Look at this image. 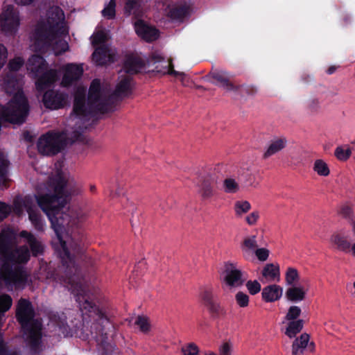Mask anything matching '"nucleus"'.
I'll return each mask as SVG.
<instances>
[{
  "label": "nucleus",
  "mask_w": 355,
  "mask_h": 355,
  "mask_svg": "<svg viewBox=\"0 0 355 355\" xmlns=\"http://www.w3.org/2000/svg\"><path fill=\"white\" fill-rule=\"evenodd\" d=\"M201 297L210 317L213 320L218 319L226 315V310L214 298L211 289H205L201 293Z\"/></svg>",
  "instance_id": "obj_11"
},
{
  "label": "nucleus",
  "mask_w": 355,
  "mask_h": 355,
  "mask_svg": "<svg viewBox=\"0 0 355 355\" xmlns=\"http://www.w3.org/2000/svg\"><path fill=\"white\" fill-rule=\"evenodd\" d=\"M134 27L137 35L148 42L157 40L159 36L158 29L148 25L142 19L137 20L134 24Z\"/></svg>",
  "instance_id": "obj_14"
},
{
  "label": "nucleus",
  "mask_w": 355,
  "mask_h": 355,
  "mask_svg": "<svg viewBox=\"0 0 355 355\" xmlns=\"http://www.w3.org/2000/svg\"><path fill=\"white\" fill-rule=\"evenodd\" d=\"M7 58V49L0 44V69L3 67Z\"/></svg>",
  "instance_id": "obj_57"
},
{
  "label": "nucleus",
  "mask_w": 355,
  "mask_h": 355,
  "mask_svg": "<svg viewBox=\"0 0 355 355\" xmlns=\"http://www.w3.org/2000/svg\"><path fill=\"white\" fill-rule=\"evenodd\" d=\"M30 260L28 248L19 250L17 253L9 252L2 257L0 266V281L8 288L24 284L27 275L23 268L17 264H24Z\"/></svg>",
  "instance_id": "obj_5"
},
{
  "label": "nucleus",
  "mask_w": 355,
  "mask_h": 355,
  "mask_svg": "<svg viewBox=\"0 0 355 355\" xmlns=\"http://www.w3.org/2000/svg\"><path fill=\"white\" fill-rule=\"evenodd\" d=\"M64 74L62 79V85L64 87H69L74 82L78 81L83 74L82 65L69 63L65 65Z\"/></svg>",
  "instance_id": "obj_15"
},
{
  "label": "nucleus",
  "mask_w": 355,
  "mask_h": 355,
  "mask_svg": "<svg viewBox=\"0 0 355 355\" xmlns=\"http://www.w3.org/2000/svg\"><path fill=\"white\" fill-rule=\"evenodd\" d=\"M47 63L45 59L39 55H32L26 63L27 69L35 76H38L40 73L44 72Z\"/></svg>",
  "instance_id": "obj_18"
},
{
  "label": "nucleus",
  "mask_w": 355,
  "mask_h": 355,
  "mask_svg": "<svg viewBox=\"0 0 355 355\" xmlns=\"http://www.w3.org/2000/svg\"><path fill=\"white\" fill-rule=\"evenodd\" d=\"M145 67L144 60L137 56H128L124 62L125 72L130 75L137 74Z\"/></svg>",
  "instance_id": "obj_21"
},
{
  "label": "nucleus",
  "mask_w": 355,
  "mask_h": 355,
  "mask_svg": "<svg viewBox=\"0 0 355 355\" xmlns=\"http://www.w3.org/2000/svg\"><path fill=\"white\" fill-rule=\"evenodd\" d=\"M9 250V241L6 235H0V255H3V257L6 254H8Z\"/></svg>",
  "instance_id": "obj_50"
},
{
  "label": "nucleus",
  "mask_w": 355,
  "mask_h": 355,
  "mask_svg": "<svg viewBox=\"0 0 355 355\" xmlns=\"http://www.w3.org/2000/svg\"><path fill=\"white\" fill-rule=\"evenodd\" d=\"M305 292L302 288L292 286L286 291V298L291 302L302 301L305 298Z\"/></svg>",
  "instance_id": "obj_29"
},
{
  "label": "nucleus",
  "mask_w": 355,
  "mask_h": 355,
  "mask_svg": "<svg viewBox=\"0 0 355 355\" xmlns=\"http://www.w3.org/2000/svg\"><path fill=\"white\" fill-rule=\"evenodd\" d=\"M66 139L60 132L49 131L42 135L37 142L38 152L43 155L53 156L66 146Z\"/></svg>",
  "instance_id": "obj_7"
},
{
  "label": "nucleus",
  "mask_w": 355,
  "mask_h": 355,
  "mask_svg": "<svg viewBox=\"0 0 355 355\" xmlns=\"http://www.w3.org/2000/svg\"><path fill=\"white\" fill-rule=\"evenodd\" d=\"M257 259L261 261H265L269 257L270 252L264 248H257L254 252Z\"/></svg>",
  "instance_id": "obj_52"
},
{
  "label": "nucleus",
  "mask_w": 355,
  "mask_h": 355,
  "mask_svg": "<svg viewBox=\"0 0 355 355\" xmlns=\"http://www.w3.org/2000/svg\"><path fill=\"white\" fill-rule=\"evenodd\" d=\"M288 141L285 137H276L272 139L268 147L263 154V157L267 159L284 149L287 145Z\"/></svg>",
  "instance_id": "obj_24"
},
{
  "label": "nucleus",
  "mask_w": 355,
  "mask_h": 355,
  "mask_svg": "<svg viewBox=\"0 0 355 355\" xmlns=\"http://www.w3.org/2000/svg\"><path fill=\"white\" fill-rule=\"evenodd\" d=\"M239 89L236 91H240L241 93H245L248 95L253 96L257 93V88L252 85H242L237 86Z\"/></svg>",
  "instance_id": "obj_54"
},
{
  "label": "nucleus",
  "mask_w": 355,
  "mask_h": 355,
  "mask_svg": "<svg viewBox=\"0 0 355 355\" xmlns=\"http://www.w3.org/2000/svg\"><path fill=\"white\" fill-rule=\"evenodd\" d=\"M135 324L138 326L140 331L143 333H147L150 331V324L148 318L144 315H138L135 322Z\"/></svg>",
  "instance_id": "obj_41"
},
{
  "label": "nucleus",
  "mask_w": 355,
  "mask_h": 355,
  "mask_svg": "<svg viewBox=\"0 0 355 355\" xmlns=\"http://www.w3.org/2000/svg\"><path fill=\"white\" fill-rule=\"evenodd\" d=\"M234 211L237 217H241L251 209V205L246 200H238L234 204Z\"/></svg>",
  "instance_id": "obj_34"
},
{
  "label": "nucleus",
  "mask_w": 355,
  "mask_h": 355,
  "mask_svg": "<svg viewBox=\"0 0 355 355\" xmlns=\"http://www.w3.org/2000/svg\"><path fill=\"white\" fill-rule=\"evenodd\" d=\"M35 82V87L38 92H43L46 89L50 87L58 79V71L56 69H49L46 71H44L40 73Z\"/></svg>",
  "instance_id": "obj_17"
},
{
  "label": "nucleus",
  "mask_w": 355,
  "mask_h": 355,
  "mask_svg": "<svg viewBox=\"0 0 355 355\" xmlns=\"http://www.w3.org/2000/svg\"><path fill=\"white\" fill-rule=\"evenodd\" d=\"M35 315L31 302L21 298L17 304L15 316L21 325L26 341L33 352L38 349L42 339V323L35 319Z\"/></svg>",
  "instance_id": "obj_4"
},
{
  "label": "nucleus",
  "mask_w": 355,
  "mask_h": 355,
  "mask_svg": "<svg viewBox=\"0 0 355 355\" xmlns=\"http://www.w3.org/2000/svg\"><path fill=\"white\" fill-rule=\"evenodd\" d=\"M12 304V297L8 294L0 295V313L5 314Z\"/></svg>",
  "instance_id": "obj_40"
},
{
  "label": "nucleus",
  "mask_w": 355,
  "mask_h": 355,
  "mask_svg": "<svg viewBox=\"0 0 355 355\" xmlns=\"http://www.w3.org/2000/svg\"><path fill=\"white\" fill-rule=\"evenodd\" d=\"M225 191L230 193H234L239 190V184L232 178H227L224 180Z\"/></svg>",
  "instance_id": "obj_44"
},
{
  "label": "nucleus",
  "mask_w": 355,
  "mask_h": 355,
  "mask_svg": "<svg viewBox=\"0 0 355 355\" xmlns=\"http://www.w3.org/2000/svg\"><path fill=\"white\" fill-rule=\"evenodd\" d=\"M92 60L97 66H105L110 61V49L105 45H101L96 48L92 55Z\"/></svg>",
  "instance_id": "obj_23"
},
{
  "label": "nucleus",
  "mask_w": 355,
  "mask_h": 355,
  "mask_svg": "<svg viewBox=\"0 0 355 355\" xmlns=\"http://www.w3.org/2000/svg\"><path fill=\"white\" fill-rule=\"evenodd\" d=\"M102 15L107 19H113L116 16V0H110L101 11Z\"/></svg>",
  "instance_id": "obj_39"
},
{
  "label": "nucleus",
  "mask_w": 355,
  "mask_h": 355,
  "mask_svg": "<svg viewBox=\"0 0 355 355\" xmlns=\"http://www.w3.org/2000/svg\"><path fill=\"white\" fill-rule=\"evenodd\" d=\"M331 241L332 243L336 245L338 250L349 252L350 249V243L347 239L340 234H334L331 237Z\"/></svg>",
  "instance_id": "obj_30"
},
{
  "label": "nucleus",
  "mask_w": 355,
  "mask_h": 355,
  "mask_svg": "<svg viewBox=\"0 0 355 355\" xmlns=\"http://www.w3.org/2000/svg\"><path fill=\"white\" fill-rule=\"evenodd\" d=\"M339 214L345 218L352 219V209L350 207L344 205L341 207Z\"/></svg>",
  "instance_id": "obj_56"
},
{
  "label": "nucleus",
  "mask_w": 355,
  "mask_h": 355,
  "mask_svg": "<svg viewBox=\"0 0 355 355\" xmlns=\"http://www.w3.org/2000/svg\"><path fill=\"white\" fill-rule=\"evenodd\" d=\"M182 355H199L200 349L194 343H187L181 348Z\"/></svg>",
  "instance_id": "obj_42"
},
{
  "label": "nucleus",
  "mask_w": 355,
  "mask_h": 355,
  "mask_svg": "<svg viewBox=\"0 0 355 355\" xmlns=\"http://www.w3.org/2000/svg\"><path fill=\"white\" fill-rule=\"evenodd\" d=\"M67 182L62 177H59L55 182L54 193L53 194L38 195L36 201L38 206L44 205H66L67 203L68 195L65 190Z\"/></svg>",
  "instance_id": "obj_8"
},
{
  "label": "nucleus",
  "mask_w": 355,
  "mask_h": 355,
  "mask_svg": "<svg viewBox=\"0 0 355 355\" xmlns=\"http://www.w3.org/2000/svg\"><path fill=\"white\" fill-rule=\"evenodd\" d=\"M106 41V35L102 32H97L92 36V44L93 46L103 45Z\"/></svg>",
  "instance_id": "obj_51"
},
{
  "label": "nucleus",
  "mask_w": 355,
  "mask_h": 355,
  "mask_svg": "<svg viewBox=\"0 0 355 355\" xmlns=\"http://www.w3.org/2000/svg\"><path fill=\"white\" fill-rule=\"evenodd\" d=\"M219 355H232V344L225 342L218 347Z\"/></svg>",
  "instance_id": "obj_53"
},
{
  "label": "nucleus",
  "mask_w": 355,
  "mask_h": 355,
  "mask_svg": "<svg viewBox=\"0 0 355 355\" xmlns=\"http://www.w3.org/2000/svg\"><path fill=\"white\" fill-rule=\"evenodd\" d=\"M26 211L29 220L35 229L38 232H43L44 230V221L42 220L40 211L32 207H27Z\"/></svg>",
  "instance_id": "obj_26"
},
{
  "label": "nucleus",
  "mask_w": 355,
  "mask_h": 355,
  "mask_svg": "<svg viewBox=\"0 0 355 355\" xmlns=\"http://www.w3.org/2000/svg\"><path fill=\"white\" fill-rule=\"evenodd\" d=\"M215 184L216 180L211 175H207L202 178L201 183L198 186L200 187L199 192L203 200H208L215 195Z\"/></svg>",
  "instance_id": "obj_19"
},
{
  "label": "nucleus",
  "mask_w": 355,
  "mask_h": 355,
  "mask_svg": "<svg viewBox=\"0 0 355 355\" xmlns=\"http://www.w3.org/2000/svg\"><path fill=\"white\" fill-rule=\"evenodd\" d=\"M303 326V320L291 321L288 324L285 334L291 338H294L298 333L302 331Z\"/></svg>",
  "instance_id": "obj_33"
},
{
  "label": "nucleus",
  "mask_w": 355,
  "mask_h": 355,
  "mask_svg": "<svg viewBox=\"0 0 355 355\" xmlns=\"http://www.w3.org/2000/svg\"><path fill=\"white\" fill-rule=\"evenodd\" d=\"M299 279L297 270L294 268H288L286 272V282L287 285L293 286Z\"/></svg>",
  "instance_id": "obj_43"
},
{
  "label": "nucleus",
  "mask_w": 355,
  "mask_h": 355,
  "mask_svg": "<svg viewBox=\"0 0 355 355\" xmlns=\"http://www.w3.org/2000/svg\"><path fill=\"white\" fill-rule=\"evenodd\" d=\"M166 67H168L167 73L169 74V75H172V76H174L175 77L184 76V73L177 71H175L174 69L173 64L171 60L169 61V62H168V65L166 66Z\"/></svg>",
  "instance_id": "obj_58"
},
{
  "label": "nucleus",
  "mask_w": 355,
  "mask_h": 355,
  "mask_svg": "<svg viewBox=\"0 0 355 355\" xmlns=\"http://www.w3.org/2000/svg\"><path fill=\"white\" fill-rule=\"evenodd\" d=\"M125 201L127 203L124 208L127 210V212L133 214L137 209L135 205L132 202H129L128 198H125Z\"/></svg>",
  "instance_id": "obj_59"
},
{
  "label": "nucleus",
  "mask_w": 355,
  "mask_h": 355,
  "mask_svg": "<svg viewBox=\"0 0 355 355\" xmlns=\"http://www.w3.org/2000/svg\"><path fill=\"white\" fill-rule=\"evenodd\" d=\"M282 288L277 284L267 286L263 288L262 299L266 302H273L279 300L282 295Z\"/></svg>",
  "instance_id": "obj_22"
},
{
  "label": "nucleus",
  "mask_w": 355,
  "mask_h": 355,
  "mask_svg": "<svg viewBox=\"0 0 355 355\" xmlns=\"http://www.w3.org/2000/svg\"><path fill=\"white\" fill-rule=\"evenodd\" d=\"M65 205H44L39 206L46 214L51 222V227L60 241L63 249L61 258V265L58 266L55 273V279L64 287L76 292V297L79 295H86L80 282V268L76 263L74 257L66 247L63 241V234L69 230L76 223V219L69 214L64 212L62 209Z\"/></svg>",
  "instance_id": "obj_1"
},
{
  "label": "nucleus",
  "mask_w": 355,
  "mask_h": 355,
  "mask_svg": "<svg viewBox=\"0 0 355 355\" xmlns=\"http://www.w3.org/2000/svg\"><path fill=\"white\" fill-rule=\"evenodd\" d=\"M24 64V60L21 58L17 57L9 61L8 67L10 71H17Z\"/></svg>",
  "instance_id": "obj_47"
},
{
  "label": "nucleus",
  "mask_w": 355,
  "mask_h": 355,
  "mask_svg": "<svg viewBox=\"0 0 355 355\" xmlns=\"http://www.w3.org/2000/svg\"><path fill=\"white\" fill-rule=\"evenodd\" d=\"M301 312V309L299 306H291L286 315V319L289 321H294L300 315Z\"/></svg>",
  "instance_id": "obj_49"
},
{
  "label": "nucleus",
  "mask_w": 355,
  "mask_h": 355,
  "mask_svg": "<svg viewBox=\"0 0 355 355\" xmlns=\"http://www.w3.org/2000/svg\"><path fill=\"white\" fill-rule=\"evenodd\" d=\"M261 273L264 277L274 279L275 277H279V268L272 263H268L263 268Z\"/></svg>",
  "instance_id": "obj_37"
},
{
  "label": "nucleus",
  "mask_w": 355,
  "mask_h": 355,
  "mask_svg": "<svg viewBox=\"0 0 355 355\" xmlns=\"http://www.w3.org/2000/svg\"><path fill=\"white\" fill-rule=\"evenodd\" d=\"M35 0H15V2L18 4L21 5H29L32 3Z\"/></svg>",
  "instance_id": "obj_64"
},
{
  "label": "nucleus",
  "mask_w": 355,
  "mask_h": 355,
  "mask_svg": "<svg viewBox=\"0 0 355 355\" xmlns=\"http://www.w3.org/2000/svg\"><path fill=\"white\" fill-rule=\"evenodd\" d=\"M189 10L187 5L176 6L169 10L168 16L173 20H182L188 15Z\"/></svg>",
  "instance_id": "obj_28"
},
{
  "label": "nucleus",
  "mask_w": 355,
  "mask_h": 355,
  "mask_svg": "<svg viewBox=\"0 0 355 355\" xmlns=\"http://www.w3.org/2000/svg\"><path fill=\"white\" fill-rule=\"evenodd\" d=\"M259 218V212L254 211L245 217V221L249 225H254Z\"/></svg>",
  "instance_id": "obj_55"
},
{
  "label": "nucleus",
  "mask_w": 355,
  "mask_h": 355,
  "mask_svg": "<svg viewBox=\"0 0 355 355\" xmlns=\"http://www.w3.org/2000/svg\"><path fill=\"white\" fill-rule=\"evenodd\" d=\"M69 101V95L58 90L49 89L43 95L44 105L50 110H58L64 107Z\"/></svg>",
  "instance_id": "obj_10"
},
{
  "label": "nucleus",
  "mask_w": 355,
  "mask_h": 355,
  "mask_svg": "<svg viewBox=\"0 0 355 355\" xmlns=\"http://www.w3.org/2000/svg\"><path fill=\"white\" fill-rule=\"evenodd\" d=\"M23 138L27 142H32L33 141V137L28 131H25L23 133Z\"/></svg>",
  "instance_id": "obj_62"
},
{
  "label": "nucleus",
  "mask_w": 355,
  "mask_h": 355,
  "mask_svg": "<svg viewBox=\"0 0 355 355\" xmlns=\"http://www.w3.org/2000/svg\"><path fill=\"white\" fill-rule=\"evenodd\" d=\"M64 12L59 7H56L51 13H49L46 21H40L37 23L35 30V46L37 51L44 52L53 46L55 55H60L69 50V44L64 40H54L62 35L68 33L62 24Z\"/></svg>",
  "instance_id": "obj_3"
},
{
  "label": "nucleus",
  "mask_w": 355,
  "mask_h": 355,
  "mask_svg": "<svg viewBox=\"0 0 355 355\" xmlns=\"http://www.w3.org/2000/svg\"><path fill=\"white\" fill-rule=\"evenodd\" d=\"M315 349L314 343H309V335L304 333L295 338L292 345V355H301L306 352H312Z\"/></svg>",
  "instance_id": "obj_16"
},
{
  "label": "nucleus",
  "mask_w": 355,
  "mask_h": 355,
  "mask_svg": "<svg viewBox=\"0 0 355 355\" xmlns=\"http://www.w3.org/2000/svg\"><path fill=\"white\" fill-rule=\"evenodd\" d=\"M151 60L154 63H157L163 61L164 58L161 55L153 53L151 56Z\"/></svg>",
  "instance_id": "obj_63"
},
{
  "label": "nucleus",
  "mask_w": 355,
  "mask_h": 355,
  "mask_svg": "<svg viewBox=\"0 0 355 355\" xmlns=\"http://www.w3.org/2000/svg\"><path fill=\"white\" fill-rule=\"evenodd\" d=\"M20 25L19 13L12 5L3 7L0 15V26L2 32L6 35H13Z\"/></svg>",
  "instance_id": "obj_9"
},
{
  "label": "nucleus",
  "mask_w": 355,
  "mask_h": 355,
  "mask_svg": "<svg viewBox=\"0 0 355 355\" xmlns=\"http://www.w3.org/2000/svg\"><path fill=\"white\" fill-rule=\"evenodd\" d=\"M8 165L9 161L3 153H0V187H7Z\"/></svg>",
  "instance_id": "obj_31"
},
{
  "label": "nucleus",
  "mask_w": 355,
  "mask_h": 355,
  "mask_svg": "<svg viewBox=\"0 0 355 355\" xmlns=\"http://www.w3.org/2000/svg\"><path fill=\"white\" fill-rule=\"evenodd\" d=\"M110 110V105L107 101H102L96 103L94 104V108L93 112L87 116H85L84 118H80L81 119H85L87 118L91 117L94 116L96 113H101V114H105L108 112Z\"/></svg>",
  "instance_id": "obj_36"
},
{
  "label": "nucleus",
  "mask_w": 355,
  "mask_h": 355,
  "mask_svg": "<svg viewBox=\"0 0 355 355\" xmlns=\"http://www.w3.org/2000/svg\"><path fill=\"white\" fill-rule=\"evenodd\" d=\"M245 286L252 295H254L261 291V286L260 283L257 280H249L246 282Z\"/></svg>",
  "instance_id": "obj_45"
},
{
  "label": "nucleus",
  "mask_w": 355,
  "mask_h": 355,
  "mask_svg": "<svg viewBox=\"0 0 355 355\" xmlns=\"http://www.w3.org/2000/svg\"><path fill=\"white\" fill-rule=\"evenodd\" d=\"M101 98V83L98 79L92 80L86 102L85 94L83 91H77L74 95L73 113L78 118H84L90 114L94 108V104L99 101Z\"/></svg>",
  "instance_id": "obj_6"
},
{
  "label": "nucleus",
  "mask_w": 355,
  "mask_h": 355,
  "mask_svg": "<svg viewBox=\"0 0 355 355\" xmlns=\"http://www.w3.org/2000/svg\"><path fill=\"white\" fill-rule=\"evenodd\" d=\"M235 300L240 307L244 308L249 304V296L242 291H239L235 295Z\"/></svg>",
  "instance_id": "obj_46"
},
{
  "label": "nucleus",
  "mask_w": 355,
  "mask_h": 355,
  "mask_svg": "<svg viewBox=\"0 0 355 355\" xmlns=\"http://www.w3.org/2000/svg\"><path fill=\"white\" fill-rule=\"evenodd\" d=\"M76 301L78 304L83 320L87 318L92 322L90 336L94 339L104 355H108L112 349L108 341L109 335L114 331V327L104 310L87 295H78Z\"/></svg>",
  "instance_id": "obj_2"
},
{
  "label": "nucleus",
  "mask_w": 355,
  "mask_h": 355,
  "mask_svg": "<svg viewBox=\"0 0 355 355\" xmlns=\"http://www.w3.org/2000/svg\"><path fill=\"white\" fill-rule=\"evenodd\" d=\"M0 213L4 214V217H6L8 214V207L6 203L0 202Z\"/></svg>",
  "instance_id": "obj_61"
},
{
  "label": "nucleus",
  "mask_w": 355,
  "mask_h": 355,
  "mask_svg": "<svg viewBox=\"0 0 355 355\" xmlns=\"http://www.w3.org/2000/svg\"><path fill=\"white\" fill-rule=\"evenodd\" d=\"M257 241L255 235L248 236L244 239L241 245V248L243 252V256L245 259H249L257 248Z\"/></svg>",
  "instance_id": "obj_25"
},
{
  "label": "nucleus",
  "mask_w": 355,
  "mask_h": 355,
  "mask_svg": "<svg viewBox=\"0 0 355 355\" xmlns=\"http://www.w3.org/2000/svg\"><path fill=\"white\" fill-rule=\"evenodd\" d=\"M132 78L130 76H126L123 78L116 87L113 95L116 97L128 96L131 93V82Z\"/></svg>",
  "instance_id": "obj_27"
},
{
  "label": "nucleus",
  "mask_w": 355,
  "mask_h": 355,
  "mask_svg": "<svg viewBox=\"0 0 355 355\" xmlns=\"http://www.w3.org/2000/svg\"><path fill=\"white\" fill-rule=\"evenodd\" d=\"M224 267V282L226 285L230 288L242 286L245 281L243 272L230 262H226Z\"/></svg>",
  "instance_id": "obj_12"
},
{
  "label": "nucleus",
  "mask_w": 355,
  "mask_h": 355,
  "mask_svg": "<svg viewBox=\"0 0 355 355\" xmlns=\"http://www.w3.org/2000/svg\"><path fill=\"white\" fill-rule=\"evenodd\" d=\"M138 7L137 0H127L124 6V12L127 16L135 14Z\"/></svg>",
  "instance_id": "obj_48"
},
{
  "label": "nucleus",
  "mask_w": 355,
  "mask_h": 355,
  "mask_svg": "<svg viewBox=\"0 0 355 355\" xmlns=\"http://www.w3.org/2000/svg\"><path fill=\"white\" fill-rule=\"evenodd\" d=\"M352 153L351 147L347 145H341L336 148L334 150V156L340 162H347L351 157Z\"/></svg>",
  "instance_id": "obj_32"
},
{
  "label": "nucleus",
  "mask_w": 355,
  "mask_h": 355,
  "mask_svg": "<svg viewBox=\"0 0 355 355\" xmlns=\"http://www.w3.org/2000/svg\"><path fill=\"white\" fill-rule=\"evenodd\" d=\"M207 76L214 80L215 85L222 87L227 91H236L239 89L231 82L232 76L227 71L212 68Z\"/></svg>",
  "instance_id": "obj_13"
},
{
  "label": "nucleus",
  "mask_w": 355,
  "mask_h": 355,
  "mask_svg": "<svg viewBox=\"0 0 355 355\" xmlns=\"http://www.w3.org/2000/svg\"><path fill=\"white\" fill-rule=\"evenodd\" d=\"M0 355H17L15 352L10 353L3 344V341L0 338Z\"/></svg>",
  "instance_id": "obj_60"
},
{
  "label": "nucleus",
  "mask_w": 355,
  "mask_h": 355,
  "mask_svg": "<svg viewBox=\"0 0 355 355\" xmlns=\"http://www.w3.org/2000/svg\"><path fill=\"white\" fill-rule=\"evenodd\" d=\"M20 236L26 239L33 257L41 255L44 252V246L35 236L28 231L23 230L20 232Z\"/></svg>",
  "instance_id": "obj_20"
},
{
  "label": "nucleus",
  "mask_w": 355,
  "mask_h": 355,
  "mask_svg": "<svg viewBox=\"0 0 355 355\" xmlns=\"http://www.w3.org/2000/svg\"><path fill=\"white\" fill-rule=\"evenodd\" d=\"M313 171L320 176H327L330 170L328 165L322 159H316L313 164Z\"/></svg>",
  "instance_id": "obj_38"
},
{
  "label": "nucleus",
  "mask_w": 355,
  "mask_h": 355,
  "mask_svg": "<svg viewBox=\"0 0 355 355\" xmlns=\"http://www.w3.org/2000/svg\"><path fill=\"white\" fill-rule=\"evenodd\" d=\"M321 110L320 102L317 98H312L307 101L306 103V110L311 115H315Z\"/></svg>",
  "instance_id": "obj_35"
}]
</instances>
